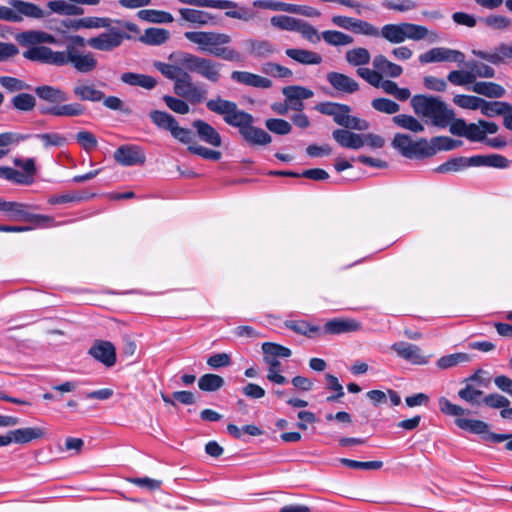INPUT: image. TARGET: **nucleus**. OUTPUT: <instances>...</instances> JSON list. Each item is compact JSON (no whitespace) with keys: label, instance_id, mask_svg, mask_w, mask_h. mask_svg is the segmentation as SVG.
Segmentation results:
<instances>
[{"label":"nucleus","instance_id":"nucleus-16","mask_svg":"<svg viewBox=\"0 0 512 512\" xmlns=\"http://www.w3.org/2000/svg\"><path fill=\"white\" fill-rule=\"evenodd\" d=\"M114 160L121 166L143 165L146 156L142 148L133 144L119 146L113 154Z\"/></svg>","mask_w":512,"mask_h":512},{"label":"nucleus","instance_id":"nucleus-52","mask_svg":"<svg viewBox=\"0 0 512 512\" xmlns=\"http://www.w3.org/2000/svg\"><path fill=\"white\" fill-rule=\"evenodd\" d=\"M483 391L475 388L471 383H466L465 387L458 391V397L471 405H480L482 402Z\"/></svg>","mask_w":512,"mask_h":512},{"label":"nucleus","instance_id":"nucleus-8","mask_svg":"<svg viewBox=\"0 0 512 512\" xmlns=\"http://www.w3.org/2000/svg\"><path fill=\"white\" fill-rule=\"evenodd\" d=\"M15 168L0 167V178L19 185H31L37 174L36 163L33 158H15Z\"/></svg>","mask_w":512,"mask_h":512},{"label":"nucleus","instance_id":"nucleus-51","mask_svg":"<svg viewBox=\"0 0 512 512\" xmlns=\"http://www.w3.org/2000/svg\"><path fill=\"white\" fill-rule=\"evenodd\" d=\"M26 206L17 202H6L0 199V211L9 213L15 219H30V214L25 210Z\"/></svg>","mask_w":512,"mask_h":512},{"label":"nucleus","instance_id":"nucleus-39","mask_svg":"<svg viewBox=\"0 0 512 512\" xmlns=\"http://www.w3.org/2000/svg\"><path fill=\"white\" fill-rule=\"evenodd\" d=\"M471 157H455L447 160L436 168L439 173L459 172L468 167H474Z\"/></svg>","mask_w":512,"mask_h":512},{"label":"nucleus","instance_id":"nucleus-2","mask_svg":"<svg viewBox=\"0 0 512 512\" xmlns=\"http://www.w3.org/2000/svg\"><path fill=\"white\" fill-rule=\"evenodd\" d=\"M23 57L33 62L57 67L71 65L81 74L91 73L98 66V60L92 52L83 53L72 44H68L63 51H54L47 46L34 47L24 51Z\"/></svg>","mask_w":512,"mask_h":512},{"label":"nucleus","instance_id":"nucleus-12","mask_svg":"<svg viewBox=\"0 0 512 512\" xmlns=\"http://www.w3.org/2000/svg\"><path fill=\"white\" fill-rule=\"evenodd\" d=\"M129 36L121 30L111 28L108 32L100 33L87 40V45L98 51L110 52L118 48L125 38Z\"/></svg>","mask_w":512,"mask_h":512},{"label":"nucleus","instance_id":"nucleus-31","mask_svg":"<svg viewBox=\"0 0 512 512\" xmlns=\"http://www.w3.org/2000/svg\"><path fill=\"white\" fill-rule=\"evenodd\" d=\"M285 54L302 65H319L323 61L319 53L302 48H288L285 50Z\"/></svg>","mask_w":512,"mask_h":512},{"label":"nucleus","instance_id":"nucleus-30","mask_svg":"<svg viewBox=\"0 0 512 512\" xmlns=\"http://www.w3.org/2000/svg\"><path fill=\"white\" fill-rule=\"evenodd\" d=\"M372 65L375 72H378L382 77L383 75L390 78H397L403 73V68L388 60L384 55L379 54L374 56Z\"/></svg>","mask_w":512,"mask_h":512},{"label":"nucleus","instance_id":"nucleus-43","mask_svg":"<svg viewBox=\"0 0 512 512\" xmlns=\"http://www.w3.org/2000/svg\"><path fill=\"white\" fill-rule=\"evenodd\" d=\"M150 120L159 129L171 131L177 120L169 113L160 110H152L149 113Z\"/></svg>","mask_w":512,"mask_h":512},{"label":"nucleus","instance_id":"nucleus-18","mask_svg":"<svg viewBox=\"0 0 512 512\" xmlns=\"http://www.w3.org/2000/svg\"><path fill=\"white\" fill-rule=\"evenodd\" d=\"M391 349L395 351L400 358L412 364L424 365L428 363V358L422 354L421 348L415 344L400 341L394 343Z\"/></svg>","mask_w":512,"mask_h":512},{"label":"nucleus","instance_id":"nucleus-63","mask_svg":"<svg viewBox=\"0 0 512 512\" xmlns=\"http://www.w3.org/2000/svg\"><path fill=\"white\" fill-rule=\"evenodd\" d=\"M75 139L77 143L87 152L94 150L98 145V141L95 135L86 130L79 131L75 135Z\"/></svg>","mask_w":512,"mask_h":512},{"label":"nucleus","instance_id":"nucleus-25","mask_svg":"<svg viewBox=\"0 0 512 512\" xmlns=\"http://www.w3.org/2000/svg\"><path fill=\"white\" fill-rule=\"evenodd\" d=\"M85 106L81 103L74 102L63 105H54L51 107L41 108L40 112L44 115H53L56 117H77L85 113Z\"/></svg>","mask_w":512,"mask_h":512},{"label":"nucleus","instance_id":"nucleus-37","mask_svg":"<svg viewBox=\"0 0 512 512\" xmlns=\"http://www.w3.org/2000/svg\"><path fill=\"white\" fill-rule=\"evenodd\" d=\"M74 95L82 101L99 102L104 99V93L92 84H77L73 88Z\"/></svg>","mask_w":512,"mask_h":512},{"label":"nucleus","instance_id":"nucleus-44","mask_svg":"<svg viewBox=\"0 0 512 512\" xmlns=\"http://www.w3.org/2000/svg\"><path fill=\"white\" fill-rule=\"evenodd\" d=\"M482 107L480 108V112L482 115L486 117H495V116H503L508 108H510V104L508 102L503 101H486L483 99Z\"/></svg>","mask_w":512,"mask_h":512},{"label":"nucleus","instance_id":"nucleus-64","mask_svg":"<svg viewBox=\"0 0 512 512\" xmlns=\"http://www.w3.org/2000/svg\"><path fill=\"white\" fill-rule=\"evenodd\" d=\"M163 101L167 107L175 113L185 115L189 113L190 107L184 100L169 95L163 96Z\"/></svg>","mask_w":512,"mask_h":512},{"label":"nucleus","instance_id":"nucleus-32","mask_svg":"<svg viewBox=\"0 0 512 512\" xmlns=\"http://www.w3.org/2000/svg\"><path fill=\"white\" fill-rule=\"evenodd\" d=\"M332 136L344 148L360 149L364 146L362 135L350 132L347 129H336L333 131Z\"/></svg>","mask_w":512,"mask_h":512},{"label":"nucleus","instance_id":"nucleus-5","mask_svg":"<svg viewBox=\"0 0 512 512\" xmlns=\"http://www.w3.org/2000/svg\"><path fill=\"white\" fill-rule=\"evenodd\" d=\"M380 36L391 44H400L406 40L419 41L428 36L425 26L408 22L385 24L379 29Z\"/></svg>","mask_w":512,"mask_h":512},{"label":"nucleus","instance_id":"nucleus-23","mask_svg":"<svg viewBox=\"0 0 512 512\" xmlns=\"http://www.w3.org/2000/svg\"><path fill=\"white\" fill-rule=\"evenodd\" d=\"M360 328V323L353 319L333 318L325 323L323 334L339 335L358 331Z\"/></svg>","mask_w":512,"mask_h":512},{"label":"nucleus","instance_id":"nucleus-9","mask_svg":"<svg viewBox=\"0 0 512 512\" xmlns=\"http://www.w3.org/2000/svg\"><path fill=\"white\" fill-rule=\"evenodd\" d=\"M180 63L190 72H195L212 83L220 80L222 64L212 59L184 53Z\"/></svg>","mask_w":512,"mask_h":512},{"label":"nucleus","instance_id":"nucleus-57","mask_svg":"<svg viewBox=\"0 0 512 512\" xmlns=\"http://www.w3.org/2000/svg\"><path fill=\"white\" fill-rule=\"evenodd\" d=\"M262 72L278 78H289L293 75L291 69L273 62H266L262 65Z\"/></svg>","mask_w":512,"mask_h":512},{"label":"nucleus","instance_id":"nucleus-53","mask_svg":"<svg viewBox=\"0 0 512 512\" xmlns=\"http://www.w3.org/2000/svg\"><path fill=\"white\" fill-rule=\"evenodd\" d=\"M95 194H60L52 196L48 199L51 205H64L69 203H77L90 200Z\"/></svg>","mask_w":512,"mask_h":512},{"label":"nucleus","instance_id":"nucleus-20","mask_svg":"<svg viewBox=\"0 0 512 512\" xmlns=\"http://www.w3.org/2000/svg\"><path fill=\"white\" fill-rule=\"evenodd\" d=\"M89 354L107 367H112L116 363V349L109 341H95L89 349Z\"/></svg>","mask_w":512,"mask_h":512},{"label":"nucleus","instance_id":"nucleus-14","mask_svg":"<svg viewBox=\"0 0 512 512\" xmlns=\"http://www.w3.org/2000/svg\"><path fill=\"white\" fill-rule=\"evenodd\" d=\"M253 6L272 11H282L292 14H299L306 17H319L320 12L310 6H301L273 0H255Z\"/></svg>","mask_w":512,"mask_h":512},{"label":"nucleus","instance_id":"nucleus-42","mask_svg":"<svg viewBox=\"0 0 512 512\" xmlns=\"http://www.w3.org/2000/svg\"><path fill=\"white\" fill-rule=\"evenodd\" d=\"M323 40L331 46H347L354 42L352 36L337 30H326L321 33Z\"/></svg>","mask_w":512,"mask_h":512},{"label":"nucleus","instance_id":"nucleus-24","mask_svg":"<svg viewBox=\"0 0 512 512\" xmlns=\"http://www.w3.org/2000/svg\"><path fill=\"white\" fill-rule=\"evenodd\" d=\"M231 79L237 83L254 88L268 89L272 87V81L269 78L247 71H233Z\"/></svg>","mask_w":512,"mask_h":512},{"label":"nucleus","instance_id":"nucleus-46","mask_svg":"<svg viewBox=\"0 0 512 512\" xmlns=\"http://www.w3.org/2000/svg\"><path fill=\"white\" fill-rule=\"evenodd\" d=\"M301 19L293 18L287 15H276L270 19L273 27L284 31L298 32Z\"/></svg>","mask_w":512,"mask_h":512},{"label":"nucleus","instance_id":"nucleus-4","mask_svg":"<svg viewBox=\"0 0 512 512\" xmlns=\"http://www.w3.org/2000/svg\"><path fill=\"white\" fill-rule=\"evenodd\" d=\"M411 106L417 116L430 119L431 123L437 127H447L454 117L453 110L434 96L414 95L411 98Z\"/></svg>","mask_w":512,"mask_h":512},{"label":"nucleus","instance_id":"nucleus-47","mask_svg":"<svg viewBox=\"0 0 512 512\" xmlns=\"http://www.w3.org/2000/svg\"><path fill=\"white\" fill-rule=\"evenodd\" d=\"M224 379L216 374H204L198 380V387L205 392H214L224 386Z\"/></svg>","mask_w":512,"mask_h":512},{"label":"nucleus","instance_id":"nucleus-7","mask_svg":"<svg viewBox=\"0 0 512 512\" xmlns=\"http://www.w3.org/2000/svg\"><path fill=\"white\" fill-rule=\"evenodd\" d=\"M9 6H0V20L20 23L23 19H42L46 16L44 10L32 2L9 0Z\"/></svg>","mask_w":512,"mask_h":512},{"label":"nucleus","instance_id":"nucleus-56","mask_svg":"<svg viewBox=\"0 0 512 512\" xmlns=\"http://www.w3.org/2000/svg\"><path fill=\"white\" fill-rule=\"evenodd\" d=\"M372 107L381 113L395 114L400 111V105L388 98H376L371 102Z\"/></svg>","mask_w":512,"mask_h":512},{"label":"nucleus","instance_id":"nucleus-19","mask_svg":"<svg viewBox=\"0 0 512 512\" xmlns=\"http://www.w3.org/2000/svg\"><path fill=\"white\" fill-rule=\"evenodd\" d=\"M356 73L373 87L381 88L386 94L394 96L399 88L396 82L388 79L383 80L378 72L369 68H358Z\"/></svg>","mask_w":512,"mask_h":512},{"label":"nucleus","instance_id":"nucleus-17","mask_svg":"<svg viewBox=\"0 0 512 512\" xmlns=\"http://www.w3.org/2000/svg\"><path fill=\"white\" fill-rule=\"evenodd\" d=\"M472 54L493 65H500L507 60H512V42L500 43L493 51L473 49Z\"/></svg>","mask_w":512,"mask_h":512},{"label":"nucleus","instance_id":"nucleus-59","mask_svg":"<svg viewBox=\"0 0 512 512\" xmlns=\"http://www.w3.org/2000/svg\"><path fill=\"white\" fill-rule=\"evenodd\" d=\"M0 85L6 89L10 93H15L19 91L29 90L30 85L25 83L24 81L11 77V76H1L0 77Z\"/></svg>","mask_w":512,"mask_h":512},{"label":"nucleus","instance_id":"nucleus-58","mask_svg":"<svg viewBox=\"0 0 512 512\" xmlns=\"http://www.w3.org/2000/svg\"><path fill=\"white\" fill-rule=\"evenodd\" d=\"M265 126L269 131L277 135H287L292 130V126L288 121L279 118L267 119Z\"/></svg>","mask_w":512,"mask_h":512},{"label":"nucleus","instance_id":"nucleus-11","mask_svg":"<svg viewBox=\"0 0 512 512\" xmlns=\"http://www.w3.org/2000/svg\"><path fill=\"white\" fill-rule=\"evenodd\" d=\"M182 4H187L202 8H214V9H235L228 10L225 12V16L233 19L242 20L248 22L254 18V13L245 7H239L237 2L231 0H177Z\"/></svg>","mask_w":512,"mask_h":512},{"label":"nucleus","instance_id":"nucleus-34","mask_svg":"<svg viewBox=\"0 0 512 512\" xmlns=\"http://www.w3.org/2000/svg\"><path fill=\"white\" fill-rule=\"evenodd\" d=\"M468 89L476 94L483 95L488 98H501L506 93L505 88L495 82H475Z\"/></svg>","mask_w":512,"mask_h":512},{"label":"nucleus","instance_id":"nucleus-1","mask_svg":"<svg viewBox=\"0 0 512 512\" xmlns=\"http://www.w3.org/2000/svg\"><path fill=\"white\" fill-rule=\"evenodd\" d=\"M206 107L209 111L222 116L227 125L238 128L240 135L249 144L264 146L271 143L272 137L270 134L253 126L254 117L250 113L239 109L236 102L217 96L209 99L206 102Z\"/></svg>","mask_w":512,"mask_h":512},{"label":"nucleus","instance_id":"nucleus-49","mask_svg":"<svg viewBox=\"0 0 512 512\" xmlns=\"http://www.w3.org/2000/svg\"><path fill=\"white\" fill-rule=\"evenodd\" d=\"M471 357L467 353H454L440 357L436 365L439 369H448L457 366L460 363L470 362Z\"/></svg>","mask_w":512,"mask_h":512},{"label":"nucleus","instance_id":"nucleus-29","mask_svg":"<svg viewBox=\"0 0 512 512\" xmlns=\"http://www.w3.org/2000/svg\"><path fill=\"white\" fill-rule=\"evenodd\" d=\"M316 110L324 115L333 117L336 124L342 126L344 123L347 113H350L351 108L348 105L334 103V102H323L316 106Z\"/></svg>","mask_w":512,"mask_h":512},{"label":"nucleus","instance_id":"nucleus-38","mask_svg":"<svg viewBox=\"0 0 512 512\" xmlns=\"http://www.w3.org/2000/svg\"><path fill=\"white\" fill-rule=\"evenodd\" d=\"M345 60L353 67L363 68L362 66L369 64L371 54L364 47H356L346 51Z\"/></svg>","mask_w":512,"mask_h":512},{"label":"nucleus","instance_id":"nucleus-22","mask_svg":"<svg viewBox=\"0 0 512 512\" xmlns=\"http://www.w3.org/2000/svg\"><path fill=\"white\" fill-rule=\"evenodd\" d=\"M327 81L335 90L345 94H353L360 88L354 78L340 72H329Z\"/></svg>","mask_w":512,"mask_h":512},{"label":"nucleus","instance_id":"nucleus-13","mask_svg":"<svg viewBox=\"0 0 512 512\" xmlns=\"http://www.w3.org/2000/svg\"><path fill=\"white\" fill-rule=\"evenodd\" d=\"M174 92L191 103H200L206 98V90L197 86L187 71L174 83Z\"/></svg>","mask_w":512,"mask_h":512},{"label":"nucleus","instance_id":"nucleus-10","mask_svg":"<svg viewBox=\"0 0 512 512\" xmlns=\"http://www.w3.org/2000/svg\"><path fill=\"white\" fill-rule=\"evenodd\" d=\"M455 424L462 430L480 435L482 440L486 442L500 443L508 440L505 444V448L512 451V434H497L491 432L489 431V425L482 420L456 418Z\"/></svg>","mask_w":512,"mask_h":512},{"label":"nucleus","instance_id":"nucleus-61","mask_svg":"<svg viewBox=\"0 0 512 512\" xmlns=\"http://www.w3.org/2000/svg\"><path fill=\"white\" fill-rule=\"evenodd\" d=\"M18 42L23 46H30L29 49L34 47H41V31L40 30H29L20 33L17 36Z\"/></svg>","mask_w":512,"mask_h":512},{"label":"nucleus","instance_id":"nucleus-54","mask_svg":"<svg viewBox=\"0 0 512 512\" xmlns=\"http://www.w3.org/2000/svg\"><path fill=\"white\" fill-rule=\"evenodd\" d=\"M286 100H305L313 97L312 90L303 86H287L282 90Z\"/></svg>","mask_w":512,"mask_h":512},{"label":"nucleus","instance_id":"nucleus-60","mask_svg":"<svg viewBox=\"0 0 512 512\" xmlns=\"http://www.w3.org/2000/svg\"><path fill=\"white\" fill-rule=\"evenodd\" d=\"M154 66L163 76L174 81V83L182 76L183 73H185V70L179 66L168 63L156 62Z\"/></svg>","mask_w":512,"mask_h":512},{"label":"nucleus","instance_id":"nucleus-28","mask_svg":"<svg viewBox=\"0 0 512 512\" xmlns=\"http://www.w3.org/2000/svg\"><path fill=\"white\" fill-rule=\"evenodd\" d=\"M35 94L43 101L59 105L68 100V94L59 87L42 85L35 88Z\"/></svg>","mask_w":512,"mask_h":512},{"label":"nucleus","instance_id":"nucleus-21","mask_svg":"<svg viewBox=\"0 0 512 512\" xmlns=\"http://www.w3.org/2000/svg\"><path fill=\"white\" fill-rule=\"evenodd\" d=\"M180 18L178 23L183 26L184 22L197 26H207L213 23L214 16L206 11L192 8H179Z\"/></svg>","mask_w":512,"mask_h":512},{"label":"nucleus","instance_id":"nucleus-15","mask_svg":"<svg viewBox=\"0 0 512 512\" xmlns=\"http://www.w3.org/2000/svg\"><path fill=\"white\" fill-rule=\"evenodd\" d=\"M419 61L422 64L436 63V62H455L463 64L465 62V55L463 52L446 47H434L419 56Z\"/></svg>","mask_w":512,"mask_h":512},{"label":"nucleus","instance_id":"nucleus-6","mask_svg":"<svg viewBox=\"0 0 512 512\" xmlns=\"http://www.w3.org/2000/svg\"><path fill=\"white\" fill-rule=\"evenodd\" d=\"M391 145L402 156L409 159H422L436 153L435 147L430 146L426 139L414 141L408 134L397 133Z\"/></svg>","mask_w":512,"mask_h":512},{"label":"nucleus","instance_id":"nucleus-48","mask_svg":"<svg viewBox=\"0 0 512 512\" xmlns=\"http://www.w3.org/2000/svg\"><path fill=\"white\" fill-rule=\"evenodd\" d=\"M467 69H469L470 73H472L474 77V83L476 79L479 78H493L495 76V70L491 66L478 62L475 60H471L465 63Z\"/></svg>","mask_w":512,"mask_h":512},{"label":"nucleus","instance_id":"nucleus-33","mask_svg":"<svg viewBox=\"0 0 512 512\" xmlns=\"http://www.w3.org/2000/svg\"><path fill=\"white\" fill-rule=\"evenodd\" d=\"M120 80L129 86L141 87L146 90H152L157 86V80L150 76L134 72H125L121 74Z\"/></svg>","mask_w":512,"mask_h":512},{"label":"nucleus","instance_id":"nucleus-62","mask_svg":"<svg viewBox=\"0 0 512 512\" xmlns=\"http://www.w3.org/2000/svg\"><path fill=\"white\" fill-rule=\"evenodd\" d=\"M447 79L450 83L456 86L474 84V77L472 73H470L469 69L466 71L453 70L448 74Z\"/></svg>","mask_w":512,"mask_h":512},{"label":"nucleus","instance_id":"nucleus-55","mask_svg":"<svg viewBox=\"0 0 512 512\" xmlns=\"http://www.w3.org/2000/svg\"><path fill=\"white\" fill-rule=\"evenodd\" d=\"M453 102L463 108L469 110H480L482 107L483 98L472 96V95H455L453 98Z\"/></svg>","mask_w":512,"mask_h":512},{"label":"nucleus","instance_id":"nucleus-45","mask_svg":"<svg viewBox=\"0 0 512 512\" xmlns=\"http://www.w3.org/2000/svg\"><path fill=\"white\" fill-rule=\"evenodd\" d=\"M393 122L400 128L409 130L414 133L424 131L423 124L415 117L407 114H398L393 117Z\"/></svg>","mask_w":512,"mask_h":512},{"label":"nucleus","instance_id":"nucleus-41","mask_svg":"<svg viewBox=\"0 0 512 512\" xmlns=\"http://www.w3.org/2000/svg\"><path fill=\"white\" fill-rule=\"evenodd\" d=\"M170 33L164 28H148L140 40L148 45H161L169 39Z\"/></svg>","mask_w":512,"mask_h":512},{"label":"nucleus","instance_id":"nucleus-27","mask_svg":"<svg viewBox=\"0 0 512 512\" xmlns=\"http://www.w3.org/2000/svg\"><path fill=\"white\" fill-rule=\"evenodd\" d=\"M192 126L196 129L199 138L214 147H220L222 138L219 132L209 123L203 120H195Z\"/></svg>","mask_w":512,"mask_h":512},{"label":"nucleus","instance_id":"nucleus-26","mask_svg":"<svg viewBox=\"0 0 512 512\" xmlns=\"http://www.w3.org/2000/svg\"><path fill=\"white\" fill-rule=\"evenodd\" d=\"M245 46L249 55L255 58H268L278 52L276 45L269 40L248 39Z\"/></svg>","mask_w":512,"mask_h":512},{"label":"nucleus","instance_id":"nucleus-3","mask_svg":"<svg viewBox=\"0 0 512 512\" xmlns=\"http://www.w3.org/2000/svg\"><path fill=\"white\" fill-rule=\"evenodd\" d=\"M184 37L197 46L198 50L229 62H241L242 54L229 46L232 38L218 31H186Z\"/></svg>","mask_w":512,"mask_h":512},{"label":"nucleus","instance_id":"nucleus-50","mask_svg":"<svg viewBox=\"0 0 512 512\" xmlns=\"http://www.w3.org/2000/svg\"><path fill=\"white\" fill-rule=\"evenodd\" d=\"M11 104L18 111L29 112L35 108L36 99L32 94L19 93L12 97Z\"/></svg>","mask_w":512,"mask_h":512},{"label":"nucleus","instance_id":"nucleus-40","mask_svg":"<svg viewBox=\"0 0 512 512\" xmlns=\"http://www.w3.org/2000/svg\"><path fill=\"white\" fill-rule=\"evenodd\" d=\"M137 17L143 21L150 23H172L174 17L169 12L154 10V9H143L137 12Z\"/></svg>","mask_w":512,"mask_h":512},{"label":"nucleus","instance_id":"nucleus-35","mask_svg":"<svg viewBox=\"0 0 512 512\" xmlns=\"http://www.w3.org/2000/svg\"><path fill=\"white\" fill-rule=\"evenodd\" d=\"M44 435V429L39 427L20 428L8 432V436H11L12 442L19 444H25L34 439L42 438Z\"/></svg>","mask_w":512,"mask_h":512},{"label":"nucleus","instance_id":"nucleus-36","mask_svg":"<svg viewBox=\"0 0 512 512\" xmlns=\"http://www.w3.org/2000/svg\"><path fill=\"white\" fill-rule=\"evenodd\" d=\"M474 167L486 166L498 169H504L509 166V160L500 154L475 155L472 156Z\"/></svg>","mask_w":512,"mask_h":512}]
</instances>
